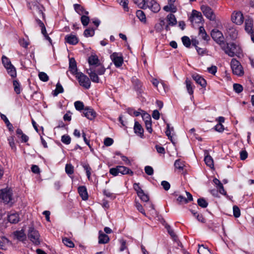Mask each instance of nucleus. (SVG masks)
I'll return each mask as SVG.
<instances>
[{
    "label": "nucleus",
    "mask_w": 254,
    "mask_h": 254,
    "mask_svg": "<svg viewBox=\"0 0 254 254\" xmlns=\"http://www.w3.org/2000/svg\"><path fill=\"white\" fill-rule=\"evenodd\" d=\"M8 220L11 223L15 224L19 221V215L17 213H11L8 215Z\"/></svg>",
    "instance_id": "obj_23"
},
{
    "label": "nucleus",
    "mask_w": 254,
    "mask_h": 254,
    "mask_svg": "<svg viewBox=\"0 0 254 254\" xmlns=\"http://www.w3.org/2000/svg\"><path fill=\"white\" fill-rule=\"evenodd\" d=\"M39 77L41 80L44 82H46L49 80V76L44 72H40L38 74Z\"/></svg>",
    "instance_id": "obj_52"
},
{
    "label": "nucleus",
    "mask_w": 254,
    "mask_h": 254,
    "mask_svg": "<svg viewBox=\"0 0 254 254\" xmlns=\"http://www.w3.org/2000/svg\"><path fill=\"white\" fill-rule=\"evenodd\" d=\"M40 234L38 231L33 227L29 228L28 237L34 245H38L40 244Z\"/></svg>",
    "instance_id": "obj_8"
},
{
    "label": "nucleus",
    "mask_w": 254,
    "mask_h": 254,
    "mask_svg": "<svg viewBox=\"0 0 254 254\" xmlns=\"http://www.w3.org/2000/svg\"><path fill=\"white\" fill-rule=\"evenodd\" d=\"M79 85L85 89H89L91 86L90 79L82 72H79L75 75Z\"/></svg>",
    "instance_id": "obj_7"
},
{
    "label": "nucleus",
    "mask_w": 254,
    "mask_h": 254,
    "mask_svg": "<svg viewBox=\"0 0 254 254\" xmlns=\"http://www.w3.org/2000/svg\"><path fill=\"white\" fill-rule=\"evenodd\" d=\"M117 2L123 6L124 9L126 11H128L129 8L128 7V0H117Z\"/></svg>",
    "instance_id": "obj_35"
},
{
    "label": "nucleus",
    "mask_w": 254,
    "mask_h": 254,
    "mask_svg": "<svg viewBox=\"0 0 254 254\" xmlns=\"http://www.w3.org/2000/svg\"><path fill=\"white\" fill-rule=\"evenodd\" d=\"M138 197L143 201L147 202L149 200L148 195L145 193L144 191L137 195Z\"/></svg>",
    "instance_id": "obj_54"
},
{
    "label": "nucleus",
    "mask_w": 254,
    "mask_h": 254,
    "mask_svg": "<svg viewBox=\"0 0 254 254\" xmlns=\"http://www.w3.org/2000/svg\"><path fill=\"white\" fill-rule=\"evenodd\" d=\"M95 69L96 72L99 75H102L105 73V68L100 66V64L97 66L93 67Z\"/></svg>",
    "instance_id": "obj_49"
},
{
    "label": "nucleus",
    "mask_w": 254,
    "mask_h": 254,
    "mask_svg": "<svg viewBox=\"0 0 254 254\" xmlns=\"http://www.w3.org/2000/svg\"><path fill=\"white\" fill-rule=\"evenodd\" d=\"M145 172L146 174L149 176H151L153 174L154 170L152 167L149 166H146L144 168Z\"/></svg>",
    "instance_id": "obj_56"
},
{
    "label": "nucleus",
    "mask_w": 254,
    "mask_h": 254,
    "mask_svg": "<svg viewBox=\"0 0 254 254\" xmlns=\"http://www.w3.org/2000/svg\"><path fill=\"white\" fill-rule=\"evenodd\" d=\"M167 19L169 24L170 25L174 26L177 24L176 18L173 14H169L167 16Z\"/></svg>",
    "instance_id": "obj_31"
},
{
    "label": "nucleus",
    "mask_w": 254,
    "mask_h": 254,
    "mask_svg": "<svg viewBox=\"0 0 254 254\" xmlns=\"http://www.w3.org/2000/svg\"><path fill=\"white\" fill-rule=\"evenodd\" d=\"M145 127L147 130L149 132L151 133L152 132V123L151 121L145 122Z\"/></svg>",
    "instance_id": "obj_64"
},
{
    "label": "nucleus",
    "mask_w": 254,
    "mask_h": 254,
    "mask_svg": "<svg viewBox=\"0 0 254 254\" xmlns=\"http://www.w3.org/2000/svg\"><path fill=\"white\" fill-rule=\"evenodd\" d=\"M233 89L236 92L240 93L242 92L243 87L240 84L235 83L233 84Z\"/></svg>",
    "instance_id": "obj_53"
},
{
    "label": "nucleus",
    "mask_w": 254,
    "mask_h": 254,
    "mask_svg": "<svg viewBox=\"0 0 254 254\" xmlns=\"http://www.w3.org/2000/svg\"><path fill=\"white\" fill-rule=\"evenodd\" d=\"M69 70L73 75H76L77 72V68L76 62L74 58H70L69 63Z\"/></svg>",
    "instance_id": "obj_15"
},
{
    "label": "nucleus",
    "mask_w": 254,
    "mask_h": 254,
    "mask_svg": "<svg viewBox=\"0 0 254 254\" xmlns=\"http://www.w3.org/2000/svg\"><path fill=\"white\" fill-rule=\"evenodd\" d=\"M64 39L65 42L70 45H76L79 41L76 36L73 34L66 35Z\"/></svg>",
    "instance_id": "obj_19"
},
{
    "label": "nucleus",
    "mask_w": 254,
    "mask_h": 254,
    "mask_svg": "<svg viewBox=\"0 0 254 254\" xmlns=\"http://www.w3.org/2000/svg\"><path fill=\"white\" fill-rule=\"evenodd\" d=\"M254 21L252 18H248L246 19L245 22V30L249 34H251L254 31Z\"/></svg>",
    "instance_id": "obj_14"
},
{
    "label": "nucleus",
    "mask_w": 254,
    "mask_h": 254,
    "mask_svg": "<svg viewBox=\"0 0 254 254\" xmlns=\"http://www.w3.org/2000/svg\"><path fill=\"white\" fill-rule=\"evenodd\" d=\"M173 130V127H172L171 128L170 127V125L169 124H167V129L165 131L166 135L168 137V138L172 142V136L171 135V131Z\"/></svg>",
    "instance_id": "obj_44"
},
{
    "label": "nucleus",
    "mask_w": 254,
    "mask_h": 254,
    "mask_svg": "<svg viewBox=\"0 0 254 254\" xmlns=\"http://www.w3.org/2000/svg\"><path fill=\"white\" fill-rule=\"evenodd\" d=\"M192 78L196 83L200 85L202 87L205 88L206 86V80L198 74H194L192 75Z\"/></svg>",
    "instance_id": "obj_16"
},
{
    "label": "nucleus",
    "mask_w": 254,
    "mask_h": 254,
    "mask_svg": "<svg viewBox=\"0 0 254 254\" xmlns=\"http://www.w3.org/2000/svg\"><path fill=\"white\" fill-rule=\"evenodd\" d=\"M87 15H82L81 17V22L84 26H86L89 22L90 19Z\"/></svg>",
    "instance_id": "obj_42"
},
{
    "label": "nucleus",
    "mask_w": 254,
    "mask_h": 254,
    "mask_svg": "<svg viewBox=\"0 0 254 254\" xmlns=\"http://www.w3.org/2000/svg\"><path fill=\"white\" fill-rule=\"evenodd\" d=\"M113 139L111 138L107 137L105 139L104 143L106 146H109L113 143Z\"/></svg>",
    "instance_id": "obj_61"
},
{
    "label": "nucleus",
    "mask_w": 254,
    "mask_h": 254,
    "mask_svg": "<svg viewBox=\"0 0 254 254\" xmlns=\"http://www.w3.org/2000/svg\"><path fill=\"white\" fill-rule=\"evenodd\" d=\"M134 133L141 138L144 136L143 132L144 130L141 125L137 122H135L134 126Z\"/></svg>",
    "instance_id": "obj_18"
},
{
    "label": "nucleus",
    "mask_w": 254,
    "mask_h": 254,
    "mask_svg": "<svg viewBox=\"0 0 254 254\" xmlns=\"http://www.w3.org/2000/svg\"><path fill=\"white\" fill-rule=\"evenodd\" d=\"M63 243L69 248H73L74 245L73 243L69 239L67 238H64L63 239Z\"/></svg>",
    "instance_id": "obj_46"
},
{
    "label": "nucleus",
    "mask_w": 254,
    "mask_h": 254,
    "mask_svg": "<svg viewBox=\"0 0 254 254\" xmlns=\"http://www.w3.org/2000/svg\"><path fill=\"white\" fill-rule=\"evenodd\" d=\"M185 84L186 85V88L188 93L190 95H192L193 94V89L194 86L192 85L191 81L188 78L186 79L185 81Z\"/></svg>",
    "instance_id": "obj_27"
},
{
    "label": "nucleus",
    "mask_w": 254,
    "mask_h": 254,
    "mask_svg": "<svg viewBox=\"0 0 254 254\" xmlns=\"http://www.w3.org/2000/svg\"><path fill=\"white\" fill-rule=\"evenodd\" d=\"M99 234L98 242L99 244H106L109 242L110 239L108 235L104 234L101 231H99Z\"/></svg>",
    "instance_id": "obj_25"
},
{
    "label": "nucleus",
    "mask_w": 254,
    "mask_h": 254,
    "mask_svg": "<svg viewBox=\"0 0 254 254\" xmlns=\"http://www.w3.org/2000/svg\"><path fill=\"white\" fill-rule=\"evenodd\" d=\"M197 252L199 254H213L207 248L204 247L203 245L199 247Z\"/></svg>",
    "instance_id": "obj_33"
},
{
    "label": "nucleus",
    "mask_w": 254,
    "mask_h": 254,
    "mask_svg": "<svg viewBox=\"0 0 254 254\" xmlns=\"http://www.w3.org/2000/svg\"><path fill=\"white\" fill-rule=\"evenodd\" d=\"M74 105L75 109L78 111H81L82 110H84V109L83 102L80 101H75Z\"/></svg>",
    "instance_id": "obj_48"
},
{
    "label": "nucleus",
    "mask_w": 254,
    "mask_h": 254,
    "mask_svg": "<svg viewBox=\"0 0 254 254\" xmlns=\"http://www.w3.org/2000/svg\"><path fill=\"white\" fill-rule=\"evenodd\" d=\"M166 228L167 229L168 232L170 235L172 239L177 242L178 246L183 247L182 243L178 240L177 236L176 235L174 231L171 229V227L169 225H167Z\"/></svg>",
    "instance_id": "obj_22"
},
{
    "label": "nucleus",
    "mask_w": 254,
    "mask_h": 254,
    "mask_svg": "<svg viewBox=\"0 0 254 254\" xmlns=\"http://www.w3.org/2000/svg\"><path fill=\"white\" fill-rule=\"evenodd\" d=\"M8 143L12 149H15V145L13 137L10 136L8 138Z\"/></svg>",
    "instance_id": "obj_58"
},
{
    "label": "nucleus",
    "mask_w": 254,
    "mask_h": 254,
    "mask_svg": "<svg viewBox=\"0 0 254 254\" xmlns=\"http://www.w3.org/2000/svg\"><path fill=\"white\" fill-rule=\"evenodd\" d=\"M136 16L142 22L145 23L146 22V16L144 12L141 10H138L136 12Z\"/></svg>",
    "instance_id": "obj_29"
},
{
    "label": "nucleus",
    "mask_w": 254,
    "mask_h": 254,
    "mask_svg": "<svg viewBox=\"0 0 254 254\" xmlns=\"http://www.w3.org/2000/svg\"><path fill=\"white\" fill-rule=\"evenodd\" d=\"M204 162L206 165L210 168L213 167V160L210 156L207 155L205 156L204 158Z\"/></svg>",
    "instance_id": "obj_36"
},
{
    "label": "nucleus",
    "mask_w": 254,
    "mask_h": 254,
    "mask_svg": "<svg viewBox=\"0 0 254 254\" xmlns=\"http://www.w3.org/2000/svg\"><path fill=\"white\" fill-rule=\"evenodd\" d=\"M163 10L166 12L175 13L177 11V7L174 4H168L163 7Z\"/></svg>",
    "instance_id": "obj_30"
},
{
    "label": "nucleus",
    "mask_w": 254,
    "mask_h": 254,
    "mask_svg": "<svg viewBox=\"0 0 254 254\" xmlns=\"http://www.w3.org/2000/svg\"><path fill=\"white\" fill-rule=\"evenodd\" d=\"M2 62L5 68H8V67H9V66L12 65L9 60L5 56H2Z\"/></svg>",
    "instance_id": "obj_43"
},
{
    "label": "nucleus",
    "mask_w": 254,
    "mask_h": 254,
    "mask_svg": "<svg viewBox=\"0 0 254 254\" xmlns=\"http://www.w3.org/2000/svg\"><path fill=\"white\" fill-rule=\"evenodd\" d=\"M232 21L237 24L241 25L244 22V16L242 13L240 11H234L231 15Z\"/></svg>",
    "instance_id": "obj_12"
},
{
    "label": "nucleus",
    "mask_w": 254,
    "mask_h": 254,
    "mask_svg": "<svg viewBox=\"0 0 254 254\" xmlns=\"http://www.w3.org/2000/svg\"><path fill=\"white\" fill-rule=\"evenodd\" d=\"M74 10L79 15H88L89 12L86 11L81 5L79 4H74L73 5Z\"/></svg>",
    "instance_id": "obj_24"
},
{
    "label": "nucleus",
    "mask_w": 254,
    "mask_h": 254,
    "mask_svg": "<svg viewBox=\"0 0 254 254\" xmlns=\"http://www.w3.org/2000/svg\"><path fill=\"white\" fill-rule=\"evenodd\" d=\"M0 198L4 203L12 205L13 203L12 190L8 188L0 190Z\"/></svg>",
    "instance_id": "obj_3"
},
{
    "label": "nucleus",
    "mask_w": 254,
    "mask_h": 254,
    "mask_svg": "<svg viewBox=\"0 0 254 254\" xmlns=\"http://www.w3.org/2000/svg\"><path fill=\"white\" fill-rule=\"evenodd\" d=\"M198 36L204 41H208L210 39L209 36L207 34L204 27L202 26H200L199 28Z\"/></svg>",
    "instance_id": "obj_26"
},
{
    "label": "nucleus",
    "mask_w": 254,
    "mask_h": 254,
    "mask_svg": "<svg viewBox=\"0 0 254 254\" xmlns=\"http://www.w3.org/2000/svg\"><path fill=\"white\" fill-rule=\"evenodd\" d=\"M174 166L176 169L183 170L185 167L184 162L181 159H178L175 162Z\"/></svg>",
    "instance_id": "obj_34"
},
{
    "label": "nucleus",
    "mask_w": 254,
    "mask_h": 254,
    "mask_svg": "<svg viewBox=\"0 0 254 254\" xmlns=\"http://www.w3.org/2000/svg\"><path fill=\"white\" fill-rule=\"evenodd\" d=\"M8 240L5 237H2L0 240V249L4 250L5 246V243H7Z\"/></svg>",
    "instance_id": "obj_57"
},
{
    "label": "nucleus",
    "mask_w": 254,
    "mask_h": 254,
    "mask_svg": "<svg viewBox=\"0 0 254 254\" xmlns=\"http://www.w3.org/2000/svg\"><path fill=\"white\" fill-rule=\"evenodd\" d=\"M109 172L114 176H117L119 173L122 175L129 174L131 176L133 174V172L130 169L123 166H118L115 168H111Z\"/></svg>",
    "instance_id": "obj_4"
},
{
    "label": "nucleus",
    "mask_w": 254,
    "mask_h": 254,
    "mask_svg": "<svg viewBox=\"0 0 254 254\" xmlns=\"http://www.w3.org/2000/svg\"><path fill=\"white\" fill-rule=\"evenodd\" d=\"M83 167L85 170L87 177L89 180L90 179L91 171L92 169L88 164H84Z\"/></svg>",
    "instance_id": "obj_50"
},
{
    "label": "nucleus",
    "mask_w": 254,
    "mask_h": 254,
    "mask_svg": "<svg viewBox=\"0 0 254 254\" xmlns=\"http://www.w3.org/2000/svg\"><path fill=\"white\" fill-rule=\"evenodd\" d=\"M197 203L199 206L202 208H206L208 205V203L203 198L198 199Z\"/></svg>",
    "instance_id": "obj_47"
},
{
    "label": "nucleus",
    "mask_w": 254,
    "mask_h": 254,
    "mask_svg": "<svg viewBox=\"0 0 254 254\" xmlns=\"http://www.w3.org/2000/svg\"><path fill=\"white\" fill-rule=\"evenodd\" d=\"M95 34V30L92 28H88L85 30L84 35L86 37H92Z\"/></svg>",
    "instance_id": "obj_37"
},
{
    "label": "nucleus",
    "mask_w": 254,
    "mask_h": 254,
    "mask_svg": "<svg viewBox=\"0 0 254 254\" xmlns=\"http://www.w3.org/2000/svg\"><path fill=\"white\" fill-rule=\"evenodd\" d=\"M217 70V67L215 65L207 68V71L213 75H215Z\"/></svg>",
    "instance_id": "obj_60"
},
{
    "label": "nucleus",
    "mask_w": 254,
    "mask_h": 254,
    "mask_svg": "<svg viewBox=\"0 0 254 254\" xmlns=\"http://www.w3.org/2000/svg\"><path fill=\"white\" fill-rule=\"evenodd\" d=\"M214 129L216 131L221 132L224 129V126L221 124H217L215 127Z\"/></svg>",
    "instance_id": "obj_62"
},
{
    "label": "nucleus",
    "mask_w": 254,
    "mask_h": 254,
    "mask_svg": "<svg viewBox=\"0 0 254 254\" xmlns=\"http://www.w3.org/2000/svg\"><path fill=\"white\" fill-rule=\"evenodd\" d=\"M161 185L165 190H168L170 188V185L167 181H162L161 182Z\"/></svg>",
    "instance_id": "obj_63"
},
{
    "label": "nucleus",
    "mask_w": 254,
    "mask_h": 254,
    "mask_svg": "<svg viewBox=\"0 0 254 254\" xmlns=\"http://www.w3.org/2000/svg\"><path fill=\"white\" fill-rule=\"evenodd\" d=\"M87 72L89 74L91 81L93 82L98 83L99 82V78L98 74L96 72L95 69L93 67H90L87 69Z\"/></svg>",
    "instance_id": "obj_13"
},
{
    "label": "nucleus",
    "mask_w": 254,
    "mask_h": 254,
    "mask_svg": "<svg viewBox=\"0 0 254 254\" xmlns=\"http://www.w3.org/2000/svg\"><path fill=\"white\" fill-rule=\"evenodd\" d=\"M133 2L140 8H149L154 13L158 12L160 10L159 4L155 0H133Z\"/></svg>",
    "instance_id": "obj_1"
},
{
    "label": "nucleus",
    "mask_w": 254,
    "mask_h": 254,
    "mask_svg": "<svg viewBox=\"0 0 254 254\" xmlns=\"http://www.w3.org/2000/svg\"><path fill=\"white\" fill-rule=\"evenodd\" d=\"M14 236L19 241H23L26 238V235L23 230L15 232Z\"/></svg>",
    "instance_id": "obj_28"
},
{
    "label": "nucleus",
    "mask_w": 254,
    "mask_h": 254,
    "mask_svg": "<svg viewBox=\"0 0 254 254\" xmlns=\"http://www.w3.org/2000/svg\"><path fill=\"white\" fill-rule=\"evenodd\" d=\"M65 170L67 175H72L74 173L73 166L71 164H67L65 166Z\"/></svg>",
    "instance_id": "obj_39"
},
{
    "label": "nucleus",
    "mask_w": 254,
    "mask_h": 254,
    "mask_svg": "<svg viewBox=\"0 0 254 254\" xmlns=\"http://www.w3.org/2000/svg\"><path fill=\"white\" fill-rule=\"evenodd\" d=\"M222 49L231 57L238 56L242 53V50L239 46L234 43H230L222 45L221 46Z\"/></svg>",
    "instance_id": "obj_2"
},
{
    "label": "nucleus",
    "mask_w": 254,
    "mask_h": 254,
    "mask_svg": "<svg viewBox=\"0 0 254 254\" xmlns=\"http://www.w3.org/2000/svg\"><path fill=\"white\" fill-rule=\"evenodd\" d=\"M61 141L64 144H69L71 142V138L69 135L64 134L62 136Z\"/></svg>",
    "instance_id": "obj_51"
},
{
    "label": "nucleus",
    "mask_w": 254,
    "mask_h": 254,
    "mask_svg": "<svg viewBox=\"0 0 254 254\" xmlns=\"http://www.w3.org/2000/svg\"><path fill=\"white\" fill-rule=\"evenodd\" d=\"M13 85L14 86V91L16 94H19L21 92L20 86L18 81L16 80H14L13 81Z\"/></svg>",
    "instance_id": "obj_41"
},
{
    "label": "nucleus",
    "mask_w": 254,
    "mask_h": 254,
    "mask_svg": "<svg viewBox=\"0 0 254 254\" xmlns=\"http://www.w3.org/2000/svg\"><path fill=\"white\" fill-rule=\"evenodd\" d=\"M7 71V72L8 74L12 77H14L16 76V71L15 67L13 66V65H11L9 66V67H8V68H6Z\"/></svg>",
    "instance_id": "obj_40"
},
{
    "label": "nucleus",
    "mask_w": 254,
    "mask_h": 254,
    "mask_svg": "<svg viewBox=\"0 0 254 254\" xmlns=\"http://www.w3.org/2000/svg\"><path fill=\"white\" fill-rule=\"evenodd\" d=\"M203 15L210 21H215L216 19V14L214 10L207 5H202L200 7Z\"/></svg>",
    "instance_id": "obj_6"
},
{
    "label": "nucleus",
    "mask_w": 254,
    "mask_h": 254,
    "mask_svg": "<svg viewBox=\"0 0 254 254\" xmlns=\"http://www.w3.org/2000/svg\"><path fill=\"white\" fill-rule=\"evenodd\" d=\"M64 92V88L62 85L58 82L56 85V89L53 91V95L57 96L59 93H62Z\"/></svg>",
    "instance_id": "obj_32"
},
{
    "label": "nucleus",
    "mask_w": 254,
    "mask_h": 254,
    "mask_svg": "<svg viewBox=\"0 0 254 254\" xmlns=\"http://www.w3.org/2000/svg\"><path fill=\"white\" fill-rule=\"evenodd\" d=\"M78 192L83 200H86L88 199V195L85 187H79L78 188Z\"/></svg>",
    "instance_id": "obj_21"
},
{
    "label": "nucleus",
    "mask_w": 254,
    "mask_h": 254,
    "mask_svg": "<svg viewBox=\"0 0 254 254\" xmlns=\"http://www.w3.org/2000/svg\"><path fill=\"white\" fill-rule=\"evenodd\" d=\"M110 58L117 67H119L122 65L124 60L121 53H114L110 56Z\"/></svg>",
    "instance_id": "obj_11"
},
{
    "label": "nucleus",
    "mask_w": 254,
    "mask_h": 254,
    "mask_svg": "<svg viewBox=\"0 0 254 254\" xmlns=\"http://www.w3.org/2000/svg\"><path fill=\"white\" fill-rule=\"evenodd\" d=\"M231 67L233 74L242 76L244 74V71L241 63L235 59H233L231 62Z\"/></svg>",
    "instance_id": "obj_5"
},
{
    "label": "nucleus",
    "mask_w": 254,
    "mask_h": 254,
    "mask_svg": "<svg viewBox=\"0 0 254 254\" xmlns=\"http://www.w3.org/2000/svg\"><path fill=\"white\" fill-rule=\"evenodd\" d=\"M182 42L184 46L186 47L189 48L190 47L191 42L190 38L187 36H183L182 38Z\"/></svg>",
    "instance_id": "obj_45"
},
{
    "label": "nucleus",
    "mask_w": 254,
    "mask_h": 254,
    "mask_svg": "<svg viewBox=\"0 0 254 254\" xmlns=\"http://www.w3.org/2000/svg\"><path fill=\"white\" fill-rule=\"evenodd\" d=\"M189 19L191 24L193 25L194 24L200 23L203 20V17L201 12L196 10H193L191 15L189 17Z\"/></svg>",
    "instance_id": "obj_10"
},
{
    "label": "nucleus",
    "mask_w": 254,
    "mask_h": 254,
    "mask_svg": "<svg viewBox=\"0 0 254 254\" xmlns=\"http://www.w3.org/2000/svg\"><path fill=\"white\" fill-rule=\"evenodd\" d=\"M233 209L234 216L236 218H238V217H240V216L241 215V212H240V210L239 208L237 206L234 205L233 206Z\"/></svg>",
    "instance_id": "obj_55"
},
{
    "label": "nucleus",
    "mask_w": 254,
    "mask_h": 254,
    "mask_svg": "<svg viewBox=\"0 0 254 254\" xmlns=\"http://www.w3.org/2000/svg\"><path fill=\"white\" fill-rule=\"evenodd\" d=\"M139 111H141V116L145 122L151 121V117L149 114H147L145 111L140 109H139Z\"/></svg>",
    "instance_id": "obj_38"
},
{
    "label": "nucleus",
    "mask_w": 254,
    "mask_h": 254,
    "mask_svg": "<svg viewBox=\"0 0 254 254\" xmlns=\"http://www.w3.org/2000/svg\"><path fill=\"white\" fill-rule=\"evenodd\" d=\"M133 189L136 191L137 195L140 192L143 191V190L140 187L139 183H134L133 184Z\"/></svg>",
    "instance_id": "obj_59"
},
{
    "label": "nucleus",
    "mask_w": 254,
    "mask_h": 254,
    "mask_svg": "<svg viewBox=\"0 0 254 254\" xmlns=\"http://www.w3.org/2000/svg\"><path fill=\"white\" fill-rule=\"evenodd\" d=\"M83 113L85 117L90 120L94 119L96 117L95 112L91 108H85L83 110Z\"/></svg>",
    "instance_id": "obj_17"
},
{
    "label": "nucleus",
    "mask_w": 254,
    "mask_h": 254,
    "mask_svg": "<svg viewBox=\"0 0 254 254\" xmlns=\"http://www.w3.org/2000/svg\"><path fill=\"white\" fill-rule=\"evenodd\" d=\"M211 35L213 39L216 41L219 45L221 46L222 45H224V38L222 33L217 30V29H213L211 32Z\"/></svg>",
    "instance_id": "obj_9"
},
{
    "label": "nucleus",
    "mask_w": 254,
    "mask_h": 254,
    "mask_svg": "<svg viewBox=\"0 0 254 254\" xmlns=\"http://www.w3.org/2000/svg\"><path fill=\"white\" fill-rule=\"evenodd\" d=\"M88 63L90 67L97 66L100 64L98 58L96 55H91L88 58Z\"/></svg>",
    "instance_id": "obj_20"
}]
</instances>
